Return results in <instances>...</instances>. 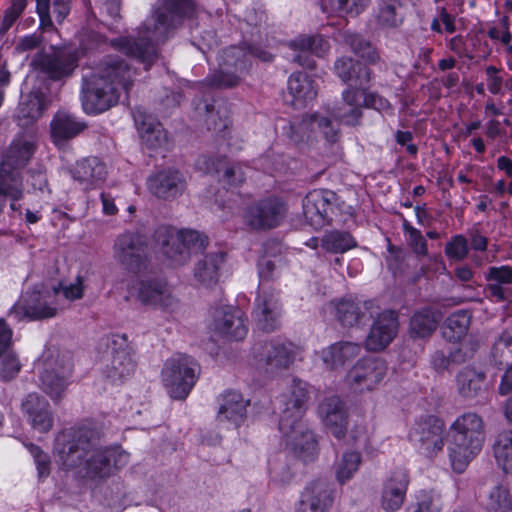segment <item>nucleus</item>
Here are the masks:
<instances>
[{
    "label": "nucleus",
    "mask_w": 512,
    "mask_h": 512,
    "mask_svg": "<svg viewBox=\"0 0 512 512\" xmlns=\"http://www.w3.org/2000/svg\"><path fill=\"white\" fill-rule=\"evenodd\" d=\"M56 450L64 469L91 479L108 477L113 468L129 461L120 447H102L100 432L90 424L63 430L56 439Z\"/></svg>",
    "instance_id": "1"
},
{
    "label": "nucleus",
    "mask_w": 512,
    "mask_h": 512,
    "mask_svg": "<svg viewBox=\"0 0 512 512\" xmlns=\"http://www.w3.org/2000/svg\"><path fill=\"white\" fill-rule=\"evenodd\" d=\"M195 13L193 0H161L154 14L138 28L137 37H119L111 45L138 60L146 69L158 59V45L169 39Z\"/></svg>",
    "instance_id": "2"
},
{
    "label": "nucleus",
    "mask_w": 512,
    "mask_h": 512,
    "mask_svg": "<svg viewBox=\"0 0 512 512\" xmlns=\"http://www.w3.org/2000/svg\"><path fill=\"white\" fill-rule=\"evenodd\" d=\"M135 71L120 57H107L83 76L82 103L86 112L102 113L119 101L120 92L133 85Z\"/></svg>",
    "instance_id": "3"
},
{
    "label": "nucleus",
    "mask_w": 512,
    "mask_h": 512,
    "mask_svg": "<svg viewBox=\"0 0 512 512\" xmlns=\"http://www.w3.org/2000/svg\"><path fill=\"white\" fill-rule=\"evenodd\" d=\"M485 435L484 420L476 412H465L452 422L448 434V454L455 472L462 473L481 452Z\"/></svg>",
    "instance_id": "4"
},
{
    "label": "nucleus",
    "mask_w": 512,
    "mask_h": 512,
    "mask_svg": "<svg viewBox=\"0 0 512 512\" xmlns=\"http://www.w3.org/2000/svg\"><path fill=\"white\" fill-rule=\"evenodd\" d=\"M260 278L258 295L255 300L253 317L257 326L263 331H273L279 325L281 306L277 293L268 285L279 275L275 260L263 257L258 263Z\"/></svg>",
    "instance_id": "5"
},
{
    "label": "nucleus",
    "mask_w": 512,
    "mask_h": 512,
    "mask_svg": "<svg viewBox=\"0 0 512 512\" xmlns=\"http://www.w3.org/2000/svg\"><path fill=\"white\" fill-rule=\"evenodd\" d=\"M154 241L171 266L188 262L192 251H200L207 245V237L195 230L177 231L170 226H160L154 232Z\"/></svg>",
    "instance_id": "6"
},
{
    "label": "nucleus",
    "mask_w": 512,
    "mask_h": 512,
    "mask_svg": "<svg viewBox=\"0 0 512 512\" xmlns=\"http://www.w3.org/2000/svg\"><path fill=\"white\" fill-rule=\"evenodd\" d=\"M269 62L273 55L261 48L252 47L248 51L240 47H229L219 57V69L208 78L209 85L216 88H230L239 84L243 74L250 67V57Z\"/></svg>",
    "instance_id": "7"
},
{
    "label": "nucleus",
    "mask_w": 512,
    "mask_h": 512,
    "mask_svg": "<svg viewBox=\"0 0 512 512\" xmlns=\"http://www.w3.org/2000/svg\"><path fill=\"white\" fill-rule=\"evenodd\" d=\"M197 363L187 355L168 359L162 370V382L171 398L185 399L196 383Z\"/></svg>",
    "instance_id": "8"
},
{
    "label": "nucleus",
    "mask_w": 512,
    "mask_h": 512,
    "mask_svg": "<svg viewBox=\"0 0 512 512\" xmlns=\"http://www.w3.org/2000/svg\"><path fill=\"white\" fill-rule=\"evenodd\" d=\"M115 259L129 272L140 273L148 266V245L139 233L125 232L117 237L113 247Z\"/></svg>",
    "instance_id": "9"
},
{
    "label": "nucleus",
    "mask_w": 512,
    "mask_h": 512,
    "mask_svg": "<svg viewBox=\"0 0 512 512\" xmlns=\"http://www.w3.org/2000/svg\"><path fill=\"white\" fill-rule=\"evenodd\" d=\"M61 310L56 303L53 291L26 293L9 310V314L18 321L43 320L55 317Z\"/></svg>",
    "instance_id": "10"
},
{
    "label": "nucleus",
    "mask_w": 512,
    "mask_h": 512,
    "mask_svg": "<svg viewBox=\"0 0 512 512\" xmlns=\"http://www.w3.org/2000/svg\"><path fill=\"white\" fill-rule=\"evenodd\" d=\"M336 194L329 190H313L303 200L304 217L314 229H320L337 217Z\"/></svg>",
    "instance_id": "11"
},
{
    "label": "nucleus",
    "mask_w": 512,
    "mask_h": 512,
    "mask_svg": "<svg viewBox=\"0 0 512 512\" xmlns=\"http://www.w3.org/2000/svg\"><path fill=\"white\" fill-rule=\"evenodd\" d=\"M252 351L257 367L269 373L288 368L296 356V347L292 343L275 341L257 343Z\"/></svg>",
    "instance_id": "12"
},
{
    "label": "nucleus",
    "mask_w": 512,
    "mask_h": 512,
    "mask_svg": "<svg viewBox=\"0 0 512 512\" xmlns=\"http://www.w3.org/2000/svg\"><path fill=\"white\" fill-rule=\"evenodd\" d=\"M387 372L386 362L379 357L359 360L347 373L345 382L354 392L372 391Z\"/></svg>",
    "instance_id": "13"
},
{
    "label": "nucleus",
    "mask_w": 512,
    "mask_h": 512,
    "mask_svg": "<svg viewBox=\"0 0 512 512\" xmlns=\"http://www.w3.org/2000/svg\"><path fill=\"white\" fill-rule=\"evenodd\" d=\"M137 300L145 305L173 313L179 307V300L168 283L159 278L140 280L136 287Z\"/></svg>",
    "instance_id": "14"
},
{
    "label": "nucleus",
    "mask_w": 512,
    "mask_h": 512,
    "mask_svg": "<svg viewBox=\"0 0 512 512\" xmlns=\"http://www.w3.org/2000/svg\"><path fill=\"white\" fill-rule=\"evenodd\" d=\"M444 432V422L435 416H428L414 424L409 437L421 453L432 457L443 449Z\"/></svg>",
    "instance_id": "15"
},
{
    "label": "nucleus",
    "mask_w": 512,
    "mask_h": 512,
    "mask_svg": "<svg viewBox=\"0 0 512 512\" xmlns=\"http://www.w3.org/2000/svg\"><path fill=\"white\" fill-rule=\"evenodd\" d=\"M289 409L281 416L279 429L283 434L286 446L305 461L310 459L316 450V440L311 431L301 420H291Z\"/></svg>",
    "instance_id": "16"
},
{
    "label": "nucleus",
    "mask_w": 512,
    "mask_h": 512,
    "mask_svg": "<svg viewBox=\"0 0 512 512\" xmlns=\"http://www.w3.org/2000/svg\"><path fill=\"white\" fill-rule=\"evenodd\" d=\"M286 214L284 204L278 198H266L249 206L244 214L247 226L254 230L277 227Z\"/></svg>",
    "instance_id": "17"
},
{
    "label": "nucleus",
    "mask_w": 512,
    "mask_h": 512,
    "mask_svg": "<svg viewBox=\"0 0 512 512\" xmlns=\"http://www.w3.org/2000/svg\"><path fill=\"white\" fill-rule=\"evenodd\" d=\"M247 319L242 310L224 305L214 309L210 328L222 338L239 341L248 332Z\"/></svg>",
    "instance_id": "18"
},
{
    "label": "nucleus",
    "mask_w": 512,
    "mask_h": 512,
    "mask_svg": "<svg viewBox=\"0 0 512 512\" xmlns=\"http://www.w3.org/2000/svg\"><path fill=\"white\" fill-rule=\"evenodd\" d=\"M187 187V181L179 170L168 168L157 171L147 179V188L156 198L174 200L181 196Z\"/></svg>",
    "instance_id": "19"
},
{
    "label": "nucleus",
    "mask_w": 512,
    "mask_h": 512,
    "mask_svg": "<svg viewBox=\"0 0 512 512\" xmlns=\"http://www.w3.org/2000/svg\"><path fill=\"white\" fill-rule=\"evenodd\" d=\"M399 329L398 314L393 310H384L377 315L365 340L369 351L384 350L396 337Z\"/></svg>",
    "instance_id": "20"
},
{
    "label": "nucleus",
    "mask_w": 512,
    "mask_h": 512,
    "mask_svg": "<svg viewBox=\"0 0 512 512\" xmlns=\"http://www.w3.org/2000/svg\"><path fill=\"white\" fill-rule=\"evenodd\" d=\"M38 365L43 366V371L41 372L42 390L52 399V401H60L68 387V377L72 370L70 362L62 361L60 364L61 371H58L53 367L54 361H49L44 354Z\"/></svg>",
    "instance_id": "21"
},
{
    "label": "nucleus",
    "mask_w": 512,
    "mask_h": 512,
    "mask_svg": "<svg viewBox=\"0 0 512 512\" xmlns=\"http://www.w3.org/2000/svg\"><path fill=\"white\" fill-rule=\"evenodd\" d=\"M21 411L30 426L39 433L49 432L54 416L49 402L38 393H29L21 403Z\"/></svg>",
    "instance_id": "22"
},
{
    "label": "nucleus",
    "mask_w": 512,
    "mask_h": 512,
    "mask_svg": "<svg viewBox=\"0 0 512 512\" xmlns=\"http://www.w3.org/2000/svg\"><path fill=\"white\" fill-rule=\"evenodd\" d=\"M409 474L405 468L394 469L383 484L381 506L387 512L399 510L409 486Z\"/></svg>",
    "instance_id": "23"
},
{
    "label": "nucleus",
    "mask_w": 512,
    "mask_h": 512,
    "mask_svg": "<svg viewBox=\"0 0 512 512\" xmlns=\"http://www.w3.org/2000/svg\"><path fill=\"white\" fill-rule=\"evenodd\" d=\"M289 48L299 51L293 61L300 66L312 69L315 61L311 57H324L330 49V45L321 35H300L288 43Z\"/></svg>",
    "instance_id": "24"
},
{
    "label": "nucleus",
    "mask_w": 512,
    "mask_h": 512,
    "mask_svg": "<svg viewBox=\"0 0 512 512\" xmlns=\"http://www.w3.org/2000/svg\"><path fill=\"white\" fill-rule=\"evenodd\" d=\"M319 415L335 438L342 439L345 437L348 412L345 403L339 397L332 396L324 399L319 406Z\"/></svg>",
    "instance_id": "25"
},
{
    "label": "nucleus",
    "mask_w": 512,
    "mask_h": 512,
    "mask_svg": "<svg viewBox=\"0 0 512 512\" xmlns=\"http://www.w3.org/2000/svg\"><path fill=\"white\" fill-rule=\"evenodd\" d=\"M333 498L325 481H312L304 488L295 512H327Z\"/></svg>",
    "instance_id": "26"
},
{
    "label": "nucleus",
    "mask_w": 512,
    "mask_h": 512,
    "mask_svg": "<svg viewBox=\"0 0 512 512\" xmlns=\"http://www.w3.org/2000/svg\"><path fill=\"white\" fill-rule=\"evenodd\" d=\"M362 93L359 89L348 87L342 92V99L333 110L332 115L339 122L348 126H357L361 123L363 117L362 108L364 107Z\"/></svg>",
    "instance_id": "27"
},
{
    "label": "nucleus",
    "mask_w": 512,
    "mask_h": 512,
    "mask_svg": "<svg viewBox=\"0 0 512 512\" xmlns=\"http://www.w3.org/2000/svg\"><path fill=\"white\" fill-rule=\"evenodd\" d=\"M317 96L314 80L306 73H293L287 83L285 101L295 109L306 107Z\"/></svg>",
    "instance_id": "28"
},
{
    "label": "nucleus",
    "mask_w": 512,
    "mask_h": 512,
    "mask_svg": "<svg viewBox=\"0 0 512 512\" xmlns=\"http://www.w3.org/2000/svg\"><path fill=\"white\" fill-rule=\"evenodd\" d=\"M135 125L141 135L143 142L150 149H158L167 144V133L162 124L143 109L137 108L133 111Z\"/></svg>",
    "instance_id": "29"
},
{
    "label": "nucleus",
    "mask_w": 512,
    "mask_h": 512,
    "mask_svg": "<svg viewBox=\"0 0 512 512\" xmlns=\"http://www.w3.org/2000/svg\"><path fill=\"white\" fill-rule=\"evenodd\" d=\"M86 127V124L79 121L74 115L65 111H58L50 123L52 142L58 147L64 146L84 131Z\"/></svg>",
    "instance_id": "30"
},
{
    "label": "nucleus",
    "mask_w": 512,
    "mask_h": 512,
    "mask_svg": "<svg viewBox=\"0 0 512 512\" xmlns=\"http://www.w3.org/2000/svg\"><path fill=\"white\" fill-rule=\"evenodd\" d=\"M77 56L67 50L55 51L44 55L40 60V69L52 80H60L72 74L77 67Z\"/></svg>",
    "instance_id": "31"
},
{
    "label": "nucleus",
    "mask_w": 512,
    "mask_h": 512,
    "mask_svg": "<svg viewBox=\"0 0 512 512\" xmlns=\"http://www.w3.org/2000/svg\"><path fill=\"white\" fill-rule=\"evenodd\" d=\"M113 345L116 346L117 342L114 341ZM135 366L130 349L123 340L117 348L113 347L110 363L106 366V374L113 383H122L134 373Z\"/></svg>",
    "instance_id": "32"
},
{
    "label": "nucleus",
    "mask_w": 512,
    "mask_h": 512,
    "mask_svg": "<svg viewBox=\"0 0 512 512\" xmlns=\"http://www.w3.org/2000/svg\"><path fill=\"white\" fill-rule=\"evenodd\" d=\"M334 306L335 317L344 327H353L360 323L369 313L373 317V301L356 302L351 299H341L332 303Z\"/></svg>",
    "instance_id": "33"
},
{
    "label": "nucleus",
    "mask_w": 512,
    "mask_h": 512,
    "mask_svg": "<svg viewBox=\"0 0 512 512\" xmlns=\"http://www.w3.org/2000/svg\"><path fill=\"white\" fill-rule=\"evenodd\" d=\"M362 351L358 343L349 341L336 342L321 351V359L327 369H337L356 359Z\"/></svg>",
    "instance_id": "34"
},
{
    "label": "nucleus",
    "mask_w": 512,
    "mask_h": 512,
    "mask_svg": "<svg viewBox=\"0 0 512 512\" xmlns=\"http://www.w3.org/2000/svg\"><path fill=\"white\" fill-rule=\"evenodd\" d=\"M72 176L85 188H92L105 181L106 165L97 157L84 158L76 163Z\"/></svg>",
    "instance_id": "35"
},
{
    "label": "nucleus",
    "mask_w": 512,
    "mask_h": 512,
    "mask_svg": "<svg viewBox=\"0 0 512 512\" xmlns=\"http://www.w3.org/2000/svg\"><path fill=\"white\" fill-rule=\"evenodd\" d=\"M249 401L236 391L226 392L221 396V403L217 415L219 423L230 422L238 427L246 417V408Z\"/></svg>",
    "instance_id": "36"
},
{
    "label": "nucleus",
    "mask_w": 512,
    "mask_h": 512,
    "mask_svg": "<svg viewBox=\"0 0 512 512\" xmlns=\"http://www.w3.org/2000/svg\"><path fill=\"white\" fill-rule=\"evenodd\" d=\"M486 381L484 371L473 366L462 368L456 376V387L458 393L466 399H473L480 395Z\"/></svg>",
    "instance_id": "37"
},
{
    "label": "nucleus",
    "mask_w": 512,
    "mask_h": 512,
    "mask_svg": "<svg viewBox=\"0 0 512 512\" xmlns=\"http://www.w3.org/2000/svg\"><path fill=\"white\" fill-rule=\"evenodd\" d=\"M334 72L344 83L362 86L370 81V70L351 57L342 56L334 63Z\"/></svg>",
    "instance_id": "38"
},
{
    "label": "nucleus",
    "mask_w": 512,
    "mask_h": 512,
    "mask_svg": "<svg viewBox=\"0 0 512 512\" xmlns=\"http://www.w3.org/2000/svg\"><path fill=\"white\" fill-rule=\"evenodd\" d=\"M34 151L35 145L32 141L24 138H17L7 149L0 167L19 170L29 162Z\"/></svg>",
    "instance_id": "39"
},
{
    "label": "nucleus",
    "mask_w": 512,
    "mask_h": 512,
    "mask_svg": "<svg viewBox=\"0 0 512 512\" xmlns=\"http://www.w3.org/2000/svg\"><path fill=\"white\" fill-rule=\"evenodd\" d=\"M440 320L441 315L432 309L415 312L410 320V336L412 338L430 337L437 329Z\"/></svg>",
    "instance_id": "40"
},
{
    "label": "nucleus",
    "mask_w": 512,
    "mask_h": 512,
    "mask_svg": "<svg viewBox=\"0 0 512 512\" xmlns=\"http://www.w3.org/2000/svg\"><path fill=\"white\" fill-rule=\"evenodd\" d=\"M224 256L222 252L205 255L195 266V278L205 286L216 284L219 278V269L225 260Z\"/></svg>",
    "instance_id": "41"
},
{
    "label": "nucleus",
    "mask_w": 512,
    "mask_h": 512,
    "mask_svg": "<svg viewBox=\"0 0 512 512\" xmlns=\"http://www.w3.org/2000/svg\"><path fill=\"white\" fill-rule=\"evenodd\" d=\"M287 401H285V409L283 410L282 416H284L285 412L289 409L288 417L291 420H301L305 404L308 400V391L306 388V383L300 380H293L290 386L289 395L285 396Z\"/></svg>",
    "instance_id": "42"
},
{
    "label": "nucleus",
    "mask_w": 512,
    "mask_h": 512,
    "mask_svg": "<svg viewBox=\"0 0 512 512\" xmlns=\"http://www.w3.org/2000/svg\"><path fill=\"white\" fill-rule=\"evenodd\" d=\"M341 41L346 44L351 51L367 61L370 64H376L380 56L373 45L364 39L361 35L350 31H343L339 34Z\"/></svg>",
    "instance_id": "43"
},
{
    "label": "nucleus",
    "mask_w": 512,
    "mask_h": 512,
    "mask_svg": "<svg viewBox=\"0 0 512 512\" xmlns=\"http://www.w3.org/2000/svg\"><path fill=\"white\" fill-rule=\"evenodd\" d=\"M471 316L465 310L451 314L442 327V335L450 342L460 341L468 332Z\"/></svg>",
    "instance_id": "44"
},
{
    "label": "nucleus",
    "mask_w": 512,
    "mask_h": 512,
    "mask_svg": "<svg viewBox=\"0 0 512 512\" xmlns=\"http://www.w3.org/2000/svg\"><path fill=\"white\" fill-rule=\"evenodd\" d=\"M50 105L48 96L41 89H33L27 98L20 103L19 115L24 118L36 120L41 117L44 110Z\"/></svg>",
    "instance_id": "45"
},
{
    "label": "nucleus",
    "mask_w": 512,
    "mask_h": 512,
    "mask_svg": "<svg viewBox=\"0 0 512 512\" xmlns=\"http://www.w3.org/2000/svg\"><path fill=\"white\" fill-rule=\"evenodd\" d=\"M492 450L498 466L505 473H512V432L499 433L495 438Z\"/></svg>",
    "instance_id": "46"
},
{
    "label": "nucleus",
    "mask_w": 512,
    "mask_h": 512,
    "mask_svg": "<svg viewBox=\"0 0 512 512\" xmlns=\"http://www.w3.org/2000/svg\"><path fill=\"white\" fill-rule=\"evenodd\" d=\"M0 195L4 199L18 201L23 196L22 178L19 170L0 167Z\"/></svg>",
    "instance_id": "47"
},
{
    "label": "nucleus",
    "mask_w": 512,
    "mask_h": 512,
    "mask_svg": "<svg viewBox=\"0 0 512 512\" xmlns=\"http://www.w3.org/2000/svg\"><path fill=\"white\" fill-rule=\"evenodd\" d=\"M402 5L397 0H382L376 12L377 23L385 28H396L403 22Z\"/></svg>",
    "instance_id": "48"
},
{
    "label": "nucleus",
    "mask_w": 512,
    "mask_h": 512,
    "mask_svg": "<svg viewBox=\"0 0 512 512\" xmlns=\"http://www.w3.org/2000/svg\"><path fill=\"white\" fill-rule=\"evenodd\" d=\"M321 246L327 252L345 253L355 248L357 242L349 232L335 230L322 237Z\"/></svg>",
    "instance_id": "49"
},
{
    "label": "nucleus",
    "mask_w": 512,
    "mask_h": 512,
    "mask_svg": "<svg viewBox=\"0 0 512 512\" xmlns=\"http://www.w3.org/2000/svg\"><path fill=\"white\" fill-rule=\"evenodd\" d=\"M362 457L359 452H345L335 463V475L337 480L344 484L349 481L359 469Z\"/></svg>",
    "instance_id": "50"
},
{
    "label": "nucleus",
    "mask_w": 512,
    "mask_h": 512,
    "mask_svg": "<svg viewBox=\"0 0 512 512\" xmlns=\"http://www.w3.org/2000/svg\"><path fill=\"white\" fill-rule=\"evenodd\" d=\"M485 508L488 512H512V497L507 487L494 486L487 497Z\"/></svg>",
    "instance_id": "51"
},
{
    "label": "nucleus",
    "mask_w": 512,
    "mask_h": 512,
    "mask_svg": "<svg viewBox=\"0 0 512 512\" xmlns=\"http://www.w3.org/2000/svg\"><path fill=\"white\" fill-rule=\"evenodd\" d=\"M470 356H468L462 349L455 350H436L430 359V363L434 370L437 372H443L447 370L451 364H461L466 362Z\"/></svg>",
    "instance_id": "52"
},
{
    "label": "nucleus",
    "mask_w": 512,
    "mask_h": 512,
    "mask_svg": "<svg viewBox=\"0 0 512 512\" xmlns=\"http://www.w3.org/2000/svg\"><path fill=\"white\" fill-rule=\"evenodd\" d=\"M26 8L25 0H10L0 19V38L2 39Z\"/></svg>",
    "instance_id": "53"
},
{
    "label": "nucleus",
    "mask_w": 512,
    "mask_h": 512,
    "mask_svg": "<svg viewBox=\"0 0 512 512\" xmlns=\"http://www.w3.org/2000/svg\"><path fill=\"white\" fill-rule=\"evenodd\" d=\"M21 370L17 355L8 349L0 356V378L9 381L15 378Z\"/></svg>",
    "instance_id": "54"
},
{
    "label": "nucleus",
    "mask_w": 512,
    "mask_h": 512,
    "mask_svg": "<svg viewBox=\"0 0 512 512\" xmlns=\"http://www.w3.org/2000/svg\"><path fill=\"white\" fill-rule=\"evenodd\" d=\"M403 230L408 236V245L418 256H426L428 254L427 241L420 230L413 227L407 220L403 221Z\"/></svg>",
    "instance_id": "55"
},
{
    "label": "nucleus",
    "mask_w": 512,
    "mask_h": 512,
    "mask_svg": "<svg viewBox=\"0 0 512 512\" xmlns=\"http://www.w3.org/2000/svg\"><path fill=\"white\" fill-rule=\"evenodd\" d=\"M469 247L463 235H456L445 245V254L449 259L461 261L468 255Z\"/></svg>",
    "instance_id": "56"
},
{
    "label": "nucleus",
    "mask_w": 512,
    "mask_h": 512,
    "mask_svg": "<svg viewBox=\"0 0 512 512\" xmlns=\"http://www.w3.org/2000/svg\"><path fill=\"white\" fill-rule=\"evenodd\" d=\"M52 291L56 298L60 293H62L69 301L79 300L84 295L83 278L81 276H77L74 283L69 285L59 284L58 286L53 287Z\"/></svg>",
    "instance_id": "57"
},
{
    "label": "nucleus",
    "mask_w": 512,
    "mask_h": 512,
    "mask_svg": "<svg viewBox=\"0 0 512 512\" xmlns=\"http://www.w3.org/2000/svg\"><path fill=\"white\" fill-rule=\"evenodd\" d=\"M334 10L351 15L360 14L368 5L369 0H329Z\"/></svg>",
    "instance_id": "58"
},
{
    "label": "nucleus",
    "mask_w": 512,
    "mask_h": 512,
    "mask_svg": "<svg viewBox=\"0 0 512 512\" xmlns=\"http://www.w3.org/2000/svg\"><path fill=\"white\" fill-rule=\"evenodd\" d=\"M312 122L324 133L329 143H336L340 138V130L332 125V121L324 116L313 115Z\"/></svg>",
    "instance_id": "59"
},
{
    "label": "nucleus",
    "mask_w": 512,
    "mask_h": 512,
    "mask_svg": "<svg viewBox=\"0 0 512 512\" xmlns=\"http://www.w3.org/2000/svg\"><path fill=\"white\" fill-rule=\"evenodd\" d=\"M245 180V172L241 164L227 166L223 172V181L229 186H238Z\"/></svg>",
    "instance_id": "60"
},
{
    "label": "nucleus",
    "mask_w": 512,
    "mask_h": 512,
    "mask_svg": "<svg viewBox=\"0 0 512 512\" xmlns=\"http://www.w3.org/2000/svg\"><path fill=\"white\" fill-rule=\"evenodd\" d=\"M363 105L366 108H372L380 112H386L391 109L389 101L374 92L364 93Z\"/></svg>",
    "instance_id": "61"
},
{
    "label": "nucleus",
    "mask_w": 512,
    "mask_h": 512,
    "mask_svg": "<svg viewBox=\"0 0 512 512\" xmlns=\"http://www.w3.org/2000/svg\"><path fill=\"white\" fill-rule=\"evenodd\" d=\"M487 278L494 280L499 284H511L512 283V267L501 266L491 267L488 272Z\"/></svg>",
    "instance_id": "62"
},
{
    "label": "nucleus",
    "mask_w": 512,
    "mask_h": 512,
    "mask_svg": "<svg viewBox=\"0 0 512 512\" xmlns=\"http://www.w3.org/2000/svg\"><path fill=\"white\" fill-rule=\"evenodd\" d=\"M13 330L6 320L0 318V356L12 346Z\"/></svg>",
    "instance_id": "63"
},
{
    "label": "nucleus",
    "mask_w": 512,
    "mask_h": 512,
    "mask_svg": "<svg viewBox=\"0 0 512 512\" xmlns=\"http://www.w3.org/2000/svg\"><path fill=\"white\" fill-rule=\"evenodd\" d=\"M412 509V512H440L441 508L438 501L429 495H423Z\"/></svg>",
    "instance_id": "64"
}]
</instances>
